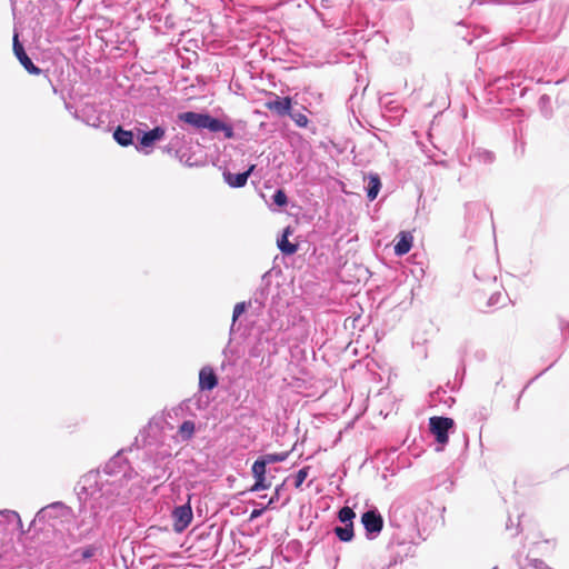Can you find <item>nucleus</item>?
I'll return each mask as SVG.
<instances>
[{
  "label": "nucleus",
  "instance_id": "nucleus-1",
  "mask_svg": "<svg viewBox=\"0 0 569 569\" xmlns=\"http://www.w3.org/2000/svg\"><path fill=\"white\" fill-rule=\"evenodd\" d=\"M124 482L121 479L102 478L99 468L92 469L80 477L74 486V493L79 501V513L86 512V502L92 500L90 518L92 526L86 536L99 529L106 517V512L117 502Z\"/></svg>",
  "mask_w": 569,
  "mask_h": 569
},
{
  "label": "nucleus",
  "instance_id": "nucleus-2",
  "mask_svg": "<svg viewBox=\"0 0 569 569\" xmlns=\"http://www.w3.org/2000/svg\"><path fill=\"white\" fill-rule=\"evenodd\" d=\"M177 126L190 134H222L227 140L236 138L234 128L237 124L243 123L241 120H232L228 114L222 113L221 117L211 114L207 109L180 111L176 116Z\"/></svg>",
  "mask_w": 569,
  "mask_h": 569
},
{
  "label": "nucleus",
  "instance_id": "nucleus-3",
  "mask_svg": "<svg viewBox=\"0 0 569 569\" xmlns=\"http://www.w3.org/2000/svg\"><path fill=\"white\" fill-rule=\"evenodd\" d=\"M162 419L152 418L149 423L140 430L139 435L134 438V442L130 447L118 450L104 463L102 470H100L102 478L121 479L123 482L124 480L128 481L132 479L136 472L129 460L124 457V453L132 451L133 447L139 448L140 439L143 446L150 445L151 432L160 433L162 430ZM152 439H156V435L152 437Z\"/></svg>",
  "mask_w": 569,
  "mask_h": 569
},
{
  "label": "nucleus",
  "instance_id": "nucleus-4",
  "mask_svg": "<svg viewBox=\"0 0 569 569\" xmlns=\"http://www.w3.org/2000/svg\"><path fill=\"white\" fill-rule=\"evenodd\" d=\"M522 82L523 78L520 74H506L495 78L486 87L488 100L502 104L511 103L517 98L525 97L529 88L522 86Z\"/></svg>",
  "mask_w": 569,
  "mask_h": 569
},
{
  "label": "nucleus",
  "instance_id": "nucleus-5",
  "mask_svg": "<svg viewBox=\"0 0 569 569\" xmlns=\"http://www.w3.org/2000/svg\"><path fill=\"white\" fill-rule=\"evenodd\" d=\"M389 526L396 529H399L400 532L392 533L387 548L391 549L395 545L398 547H405L408 543L413 545L411 532L417 531V535L426 540L427 536H423V532L418 528V517L412 515L411 517H407L405 515V510L401 508H391L388 517Z\"/></svg>",
  "mask_w": 569,
  "mask_h": 569
},
{
  "label": "nucleus",
  "instance_id": "nucleus-6",
  "mask_svg": "<svg viewBox=\"0 0 569 569\" xmlns=\"http://www.w3.org/2000/svg\"><path fill=\"white\" fill-rule=\"evenodd\" d=\"M166 138V127L154 126L149 128L144 122H139L136 126V144L134 149L142 154H150L153 152L158 142Z\"/></svg>",
  "mask_w": 569,
  "mask_h": 569
},
{
  "label": "nucleus",
  "instance_id": "nucleus-7",
  "mask_svg": "<svg viewBox=\"0 0 569 569\" xmlns=\"http://www.w3.org/2000/svg\"><path fill=\"white\" fill-rule=\"evenodd\" d=\"M428 428L436 443L435 450L442 452L450 435L456 430V421L447 416H432L429 418Z\"/></svg>",
  "mask_w": 569,
  "mask_h": 569
},
{
  "label": "nucleus",
  "instance_id": "nucleus-8",
  "mask_svg": "<svg viewBox=\"0 0 569 569\" xmlns=\"http://www.w3.org/2000/svg\"><path fill=\"white\" fill-rule=\"evenodd\" d=\"M39 10L37 11L38 17L33 19V37H41L44 29L47 18L50 19L49 27H53L59 21L62 9L56 0H36Z\"/></svg>",
  "mask_w": 569,
  "mask_h": 569
},
{
  "label": "nucleus",
  "instance_id": "nucleus-9",
  "mask_svg": "<svg viewBox=\"0 0 569 569\" xmlns=\"http://www.w3.org/2000/svg\"><path fill=\"white\" fill-rule=\"evenodd\" d=\"M360 522L368 540H375L381 533L385 526V519L375 506H369L361 512Z\"/></svg>",
  "mask_w": 569,
  "mask_h": 569
},
{
  "label": "nucleus",
  "instance_id": "nucleus-10",
  "mask_svg": "<svg viewBox=\"0 0 569 569\" xmlns=\"http://www.w3.org/2000/svg\"><path fill=\"white\" fill-rule=\"evenodd\" d=\"M12 52L23 69L32 76L42 73V69L38 67L32 59L28 56L23 42L20 40V29L17 22L13 26L12 34Z\"/></svg>",
  "mask_w": 569,
  "mask_h": 569
},
{
  "label": "nucleus",
  "instance_id": "nucleus-11",
  "mask_svg": "<svg viewBox=\"0 0 569 569\" xmlns=\"http://www.w3.org/2000/svg\"><path fill=\"white\" fill-rule=\"evenodd\" d=\"M70 517H73L71 507L63 501H53L39 509L32 522L50 523L51 520Z\"/></svg>",
  "mask_w": 569,
  "mask_h": 569
},
{
  "label": "nucleus",
  "instance_id": "nucleus-12",
  "mask_svg": "<svg viewBox=\"0 0 569 569\" xmlns=\"http://www.w3.org/2000/svg\"><path fill=\"white\" fill-rule=\"evenodd\" d=\"M191 496L187 502L174 506L171 511L172 527L176 533H182L193 520V510L191 506Z\"/></svg>",
  "mask_w": 569,
  "mask_h": 569
},
{
  "label": "nucleus",
  "instance_id": "nucleus-13",
  "mask_svg": "<svg viewBox=\"0 0 569 569\" xmlns=\"http://www.w3.org/2000/svg\"><path fill=\"white\" fill-rule=\"evenodd\" d=\"M297 101L291 96H279L274 92L268 93L264 107L278 117H286L292 112Z\"/></svg>",
  "mask_w": 569,
  "mask_h": 569
},
{
  "label": "nucleus",
  "instance_id": "nucleus-14",
  "mask_svg": "<svg viewBox=\"0 0 569 569\" xmlns=\"http://www.w3.org/2000/svg\"><path fill=\"white\" fill-rule=\"evenodd\" d=\"M219 386V376L211 365H206L199 370L198 389L200 392H211Z\"/></svg>",
  "mask_w": 569,
  "mask_h": 569
},
{
  "label": "nucleus",
  "instance_id": "nucleus-15",
  "mask_svg": "<svg viewBox=\"0 0 569 569\" xmlns=\"http://www.w3.org/2000/svg\"><path fill=\"white\" fill-rule=\"evenodd\" d=\"M269 293H270V279H269V273L266 272L261 278L260 287L256 289L252 298L250 299L251 306L254 305L253 313L256 316H259L260 311L264 308V305H266Z\"/></svg>",
  "mask_w": 569,
  "mask_h": 569
},
{
  "label": "nucleus",
  "instance_id": "nucleus-16",
  "mask_svg": "<svg viewBox=\"0 0 569 569\" xmlns=\"http://www.w3.org/2000/svg\"><path fill=\"white\" fill-rule=\"evenodd\" d=\"M365 181V192L366 198L368 201L372 202L377 199L379 192L382 188V181L379 173L370 171L368 173H365L363 176Z\"/></svg>",
  "mask_w": 569,
  "mask_h": 569
},
{
  "label": "nucleus",
  "instance_id": "nucleus-17",
  "mask_svg": "<svg viewBox=\"0 0 569 569\" xmlns=\"http://www.w3.org/2000/svg\"><path fill=\"white\" fill-rule=\"evenodd\" d=\"M113 140L121 147H134L136 144V127L126 129L123 126H117L112 131Z\"/></svg>",
  "mask_w": 569,
  "mask_h": 569
},
{
  "label": "nucleus",
  "instance_id": "nucleus-18",
  "mask_svg": "<svg viewBox=\"0 0 569 569\" xmlns=\"http://www.w3.org/2000/svg\"><path fill=\"white\" fill-rule=\"evenodd\" d=\"M220 170L222 172L223 182L232 189L243 188L248 182L243 171L231 172L228 167H220Z\"/></svg>",
  "mask_w": 569,
  "mask_h": 569
},
{
  "label": "nucleus",
  "instance_id": "nucleus-19",
  "mask_svg": "<svg viewBox=\"0 0 569 569\" xmlns=\"http://www.w3.org/2000/svg\"><path fill=\"white\" fill-rule=\"evenodd\" d=\"M413 246V237L409 231H400L396 238L393 252L397 257L407 254Z\"/></svg>",
  "mask_w": 569,
  "mask_h": 569
},
{
  "label": "nucleus",
  "instance_id": "nucleus-20",
  "mask_svg": "<svg viewBox=\"0 0 569 569\" xmlns=\"http://www.w3.org/2000/svg\"><path fill=\"white\" fill-rule=\"evenodd\" d=\"M99 551H101V547L99 545L90 543L84 547L76 548L72 551V557L76 562H87L92 560Z\"/></svg>",
  "mask_w": 569,
  "mask_h": 569
},
{
  "label": "nucleus",
  "instance_id": "nucleus-21",
  "mask_svg": "<svg viewBox=\"0 0 569 569\" xmlns=\"http://www.w3.org/2000/svg\"><path fill=\"white\" fill-rule=\"evenodd\" d=\"M289 203V198L283 188H277L270 197L269 208L276 212L286 210Z\"/></svg>",
  "mask_w": 569,
  "mask_h": 569
},
{
  "label": "nucleus",
  "instance_id": "nucleus-22",
  "mask_svg": "<svg viewBox=\"0 0 569 569\" xmlns=\"http://www.w3.org/2000/svg\"><path fill=\"white\" fill-rule=\"evenodd\" d=\"M176 159H178L184 167L188 168H200L206 164V160L194 158L191 146L181 148V153L177 156Z\"/></svg>",
  "mask_w": 569,
  "mask_h": 569
},
{
  "label": "nucleus",
  "instance_id": "nucleus-23",
  "mask_svg": "<svg viewBox=\"0 0 569 569\" xmlns=\"http://www.w3.org/2000/svg\"><path fill=\"white\" fill-rule=\"evenodd\" d=\"M469 161H475L483 164H491L496 156L492 151L482 149V148H473L468 157Z\"/></svg>",
  "mask_w": 569,
  "mask_h": 569
},
{
  "label": "nucleus",
  "instance_id": "nucleus-24",
  "mask_svg": "<svg viewBox=\"0 0 569 569\" xmlns=\"http://www.w3.org/2000/svg\"><path fill=\"white\" fill-rule=\"evenodd\" d=\"M194 433L196 422L193 420H183L182 423L178 427V435L183 441L191 440L194 437Z\"/></svg>",
  "mask_w": 569,
  "mask_h": 569
},
{
  "label": "nucleus",
  "instance_id": "nucleus-25",
  "mask_svg": "<svg viewBox=\"0 0 569 569\" xmlns=\"http://www.w3.org/2000/svg\"><path fill=\"white\" fill-rule=\"evenodd\" d=\"M277 247L283 257H291L297 253L299 246L288 238H277Z\"/></svg>",
  "mask_w": 569,
  "mask_h": 569
},
{
  "label": "nucleus",
  "instance_id": "nucleus-26",
  "mask_svg": "<svg viewBox=\"0 0 569 569\" xmlns=\"http://www.w3.org/2000/svg\"><path fill=\"white\" fill-rule=\"evenodd\" d=\"M333 532L341 542H351L355 538V527L350 525L337 526Z\"/></svg>",
  "mask_w": 569,
  "mask_h": 569
},
{
  "label": "nucleus",
  "instance_id": "nucleus-27",
  "mask_svg": "<svg viewBox=\"0 0 569 569\" xmlns=\"http://www.w3.org/2000/svg\"><path fill=\"white\" fill-rule=\"evenodd\" d=\"M253 483L250 488L242 492V495L247 492H259L263 490H268L271 487V480L267 478V476H252Z\"/></svg>",
  "mask_w": 569,
  "mask_h": 569
},
{
  "label": "nucleus",
  "instance_id": "nucleus-28",
  "mask_svg": "<svg viewBox=\"0 0 569 569\" xmlns=\"http://www.w3.org/2000/svg\"><path fill=\"white\" fill-rule=\"evenodd\" d=\"M539 111L543 118L550 119L552 117L553 110L551 107V98L550 96L543 93L539 97L538 100Z\"/></svg>",
  "mask_w": 569,
  "mask_h": 569
},
{
  "label": "nucleus",
  "instance_id": "nucleus-29",
  "mask_svg": "<svg viewBox=\"0 0 569 569\" xmlns=\"http://www.w3.org/2000/svg\"><path fill=\"white\" fill-rule=\"evenodd\" d=\"M337 518L342 525L353 526L356 512L350 507L345 506L338 510Z\"/></svg>",
  "mask_w": 569,
  "mask_h": 569
},
{
  "label": "nucleus",
  "instance_id": "nucleus-30",
  "mask_svg": "<svg viewBox=\"0 0 569 569\" xmlns=\"http://www.w3.org/2000/svg\"><path fill=\"white\" fill-rule=\"evenodd\" d=\"M206 392H200L198 390L197 393L193 395V397L190 398L191 402H192V406L197 409V410H204L208 408L209 403H210V398L209 396L204 395Z\"/></svg>",
  "mask_w": 569,
  "mask_h": 569
},
{
  "label": "nucleus",
  "instance_id": "nucleus-31",
  "mask_svg": "<svg viewBox=\"0 0 569 569\" xmlns=\"http://www.w3.org/2000/svg\"><path fill=\"white\" fill-rule=\"evenodd\" d=\"M290 477H287L281 483H279V485H277L274 487L273 493L271 495L270 499L268 500V505L272 509L276 508V503L280 501V498H281L282 493L286 491V489H287V480Z\"/></svg>",
  "mask_w": 569,
  "mask_h": 569
},
{
  "label": "nucleus",
  "instance_id": "nucleus-32",
  "mask_svg": "<svg viewBox=\"0 0 569 569\" xmlns=\"http://www.w3.org/2000/svg\"><path fill=\"white\" fill-rule=\"evenodd\" d=\"M310 469H311L310 466H303L296 473H293L292 476H289L290 478L293 479V486L296 489L301 488V486L303 485V482L306 481V479L309 476Z\"/></svg>",
  "mask_w": 569,
  "mask_h": 569
},
{
  "label": "nucleus",
  "instance_id": "nucleus-33",
  "mask_svg": "<svg viewBox=\"0 0 569 569\" xmlns=\"http://www.w3.org/2000/svg\"><path fill=\"white\" fill-rule=\"evenodd\" d=\"M269 463L264 460L263 456L260 455L251 466L252 476H267V467Z\"/></svg>",
  "mask_w": 569,
  "mask_h": 569
},
{
  "label": "nucleus",
  "instance_id": "nucleus-34",
  "mask_svg": "<svg viewBox=\"0 0 569 569\" xmlns=\"http://www.w3.org/2000/svg\"><path fill=\"white\" fill-rule=\"evenodd\" d=\"M286 117H289L298 128H307L309 124V118L305 113L296 110L295 107H292V112Z\"/></svg>",
  "mask_w": 569,
  "mask_h": 569
},
{
  "label": "nucleus",
  "instance_id": "nucleus-35",
  "mask_svg": "<svg viewBox=\"0 0 569 569\" xmlns=\"http://www.w3.org/2000/svg\"><path fill=\"white\" fill-rule=\"evenodd\" d=\"M21 2H26L24 11L30 16L29 27L33 31V19L38 17L37 11L39 10L38 3L36 0H21Z\"/></svg>",
  "mask_w": 569,
  "mask_h": 569
},
{
  "label": "nucleus",
  "instance_id": "nucleus-36",
  "mask_svg": "<svg viewBox=\"0 0 569 569\" xmlns=\"http://www.w3.org/2000/svg\"><path fill=\"white\" fill-rule=\"evenodd\" d=\"M251 307V300L237 302L233 307L232 318L238 321L241 316L248 312Z\"/></svg>",
  "mask_w": 569,
  "mask_h": 569
},
{
  "label": "nucleus",
  "instance_id": "nucleus-37",
  "mask_svg": "<svg viewBox=\"0 0 569 569\" xmlns=\"http://www.w3.org/2000/svg\"><path fill=\"white\" fill-rule=\"evenodd\" d=\"M411 550V546H409L407 549L403 550V553L401 551H396L391 553V559L387 566H385L382 569H391L398 563H401L403 561V557H408Z\"/></svg>",
  "mask_w": 569,
  "mask_h": 569
},
{
  "label": "nucleus",
  "instance_id": "nucleus-38",
  "mask_svg": "<svg viewBox=\"0 0 569 569\" xmlns=\"http://www.w3.org/2000/svg\"><path fill=\"white\" fill-rule=\"evenodd\" d=\"M289 455H290V451H282V452L263 453L262 456L269 465H273V463L286 461L288 459Z\"/></svg>",
  "mask_w": 569,
  "mask_h": 569
},
{
  "label": "nucleus",
  "instance_id": "nucleus-39",
  "mask_svg": "<svg viewBox=\"0 0 569 569\" xmlns=\"http://www.w3.org/2000/svg\"><path fill=\"white\" fill-rule=\"evenodd\" d=\"M457 36L460 37L468 46H471L476 39V37L469 31V29L463 24H458Z\"/></svg>",
  "mask_w": 569,
  "mask_h": 569
},
{
  "label": "nucleus",
  "instance_id": "nucleus-40",
  "mask_svg": "<svg viewBox=\"0 0 569 569\" xmlns=\"http://www.w3.org/2000/svg\"><path fill=\"white\" fill-rule=\"evenodd\" d=\"M73 117H74L76 119H79V120L83 121V122H84V123H87L88 126H92V127H96V128L99 126V119H98V117H96V116H93V114H88V116H87V114H86V111H83V110H82L81 112L76 111V112L73 113Z\"/></svg>",
  "mask_w": 569,
  "mask_h": 569
},
{
  "label": "nucleus",
  "instance_id": "nucleus-41",
  "mask_svg": "<svg viewBox=\"0 0 569 569\" xmlns=\"http://www.w3.org/2000/svg\"><path fill=\"white\" fill-rule=\"evenodd\" d=\"M253 506L254 508L251 510L250 512V516H249V520L252 521V520H256L258 518H260L267 510H270L272 509L268 502L266 505L263 503H258V502H253Z\"/></svg>",
  "mask_w": 569,
  "mask_h": 569
},
{
  "label": "nucleus",
  "instance_id": "nucleus-42",
  "mask_svg": "<svg viewBox=\"0 0 569 569\" xmlns=\"http://www.w3.org/2000/svg\"><path fill=\"white\" fill-rule=\"evenodd\" d=\"M465 376H466V365H465L463 358H461L460 365H459V367L457 369V372H456V383L458 386H453L451 388V391H458L459 390V388L461 387V385L463 382Z\"/></svg>",
  "mask_w": 569,
  "mask_h": 569
},
{
  "label": "nucleus",
  "instance_id": "nucleus-43",
  "mask_svg": "<svg viewBox=\"0 0 569 569\" xmlns=\"http://www.w3.org/2000/svg\"><path fill=\"white\" fill-rule=\"evenodd\" d=\"M553 367V363L549 365L546 369H543L542 371H540L539 373H537L533 378H531L527 383L526 386L522 388V390L520 391L519 393V397L516 401V408L519 407V401H520V398L521 396L523 395V392L527 390V388L532 383L535 382L537 379H539L541 376H543L549 369H551Z\"/></svg>",
  "mask_w": 569,
  "mask_h": 569
},
{
  "label": "nucleus",
  "instance_id": "nucleus-44",
  "mask_svg": "<svg viewBox=\"0 0 569 569\" xmlns=\"http://www.w3.org/2000/svg\"><path fill=\"white\" fill-rule=\"evenodd\" d=\"M2 513L8 515L9 517H11V519L16 520V523H14L12 529H17L21 533H24L23 523H22L21 517H20V515L17 511H3Z\"/></svg>",
  "mask_w": 569,
  "mask_h": 569
},
{
  "label": "nucleus",
  "instance_id": "nucleus-45",
  "mask_svg": "<svg viewBox=\"0 0 569 569\" xmlns=\"http://www.w3.org/2000/svg\"><path fill=\"white\" fill-rule=\"evenodd\" d=\"M83 513H84V516L81 519V521L79 522L78 527L79 528L86 527V529L81 532L80 536H81V538H88L92 533V532H90L88 536H86L87 530L92 526V518H90V513L88 516H86L87 511Z\"/></svg>",
  "mask_w": 569,
  "mask_h": 569
},
{
  "label": "nucleus",
  "instance_id": "nucleus-46",
  "mask_svg": "<svg viewBox=\"0 0 569 569\" xmlns=\"http://www.w3.org/2000/svg\"><path fill=\"white\" fill-rule=\"evenodd\" d=\"M559 329L561 331L562 340L567 341L569 339V321L562 317H558Z\"/></svg>",
  "mask_w": 569,
  "mask_h": 569
},
{
  "label": "nucleus",
  "instance_id": "nucleus-47",
  "mask_svg": "<svg viewBox=\"0 0 569 569\" xmlns=\"http://www.w3.org/2000/svg\"><path fill=\"white\" fill-rule=\"evenodd\" d=\"M170 142L173 147L178 148H186L188 146H191L190 142L187 141V138L184 134H176L173 138H171Z\"/></svg>",
  "mask_w": 569,
  "mask_h": 569
},
{
  "label": "nucleus",
  "instance_id": "nucleus-48",
  "mask_svg": "<svg viewBox=\"0 0 569 569\" xmlns=\"http://www.w3.org/2000/svg\"><path fill=\"white\" fill-rule=\"evenodd\" d=\"M192 402L189 398L181 401V403L178 406L176 410H180L189 416L196 417V413L192 411Z\"/></svg>",
  "mask_w": 569,
  "mask_h": 569
},
{
  "label": "nucleus",
  "instance_id": "nucleus-49",
  "mask_svg": "<svg viewBox=\"0 0 569 569\" xmlns=\"http://www.w3.org/2000/svg\"><path fill=\"white\" fill-rule=\"evenodd\" d=\"M162 151L176 158L181 153V148L173 147L172 143L169 142L168 144L162 147Z\"/></svg>",
  "mask_w": 569,
  "mask_h": 569
},
{
  "label": "nucleus",
  "instance_id": "nucleus-50",
  "mask_svg": "<svg viewBox=\"0 0 569 569\" xmlns=\"http://www.w3.org/2000/svg\"><path fill=\"white\" fill-rule=\"evenodd\" d=\"M501 298V293L500 292H493L489 299H488V302H487V306L488 307H493L499 303V300Z\"/></svg>",
  "mask_w": 569,
  "mask_h": 569
},
{
  "label": "nucleus",
  "instance_id": "nucleus-51",
  "mask_svg": "<svg viewBox=\"0 0 569 569\" xmlns=\"http://www.w3.org/2000/svg\"><path fill=\"white\" fill-rule=\"evenodd\" d=\"M3 511H10V510H9V509H2V510H0V517H1V519L4 521V528H7V526H9V525L14 526L16 520L11 519V517H9V516H8V515H6V513H2Z\"/></svg>",
  "mask_w": 569,
  "mask_h": 569
},
{
  "label": "nucleus",
  "instance_id": "nucleus-52",
  "mask_svg": "<svg viewBox=\"0 0 569 569\" xmlns=\"http://www.w3.org/2000/svg\"><path fill=\"white\" fill-rule=\"evenodd\" d=\"M293 231H295V229L291 226H286L281 230V233L278 234L277 238H288L289 239L293 234Z\"/></svg>",
  "mask_w": 569,
  "mask_h": 569
},
{
  "label": "nucleus",
  "instance_id": "nucleus-53",
  "mask_svg": "<svg viewBox=\"0 0 569 569\" xmlns=\"http://www.w3.org/2000/svg\"><path fill=\"white\" fill-rule=\"evenodd\" d=\"M473 358L477 361L482 362L487 359V352L483 349H478L473 352Z\"/></svg>",
  "mask_w": 569,
  "mask_h": 569
},
{
  "label": "nucleus",
  "instance_id": "nucleus-54",
  "mask_svg": "<svg viewBox=\"0 0 569 569\" xmlns=\"http://www.w3.org/2000/svg\"><path fill=\"white\" fill-rule=\"evenodd\" d=\"M256 169H257V164H256V163H249V164L247 166V168L243 170V173H246L244 176H246L247 180H248L252 174H254Z\"/></svg>",
  "mask_w": 569,
  "mask_h": 569
},
{
  "label": "nucleus",
  "instance_id": "nucleus-55",
  "mask_svg": "<svg viewBox=\"0 0 569 569\" xmlns=\"http://www.w3.org/2000/svg\"><path fill=\"white\" fill-rule=\"evenodd\" d=\"M242 327V323L238 320V321H234L233 319L231 320V326H230V336H233L236 335L237 331H239Z\"/></svg>",
  "mask_w": 569,
  "mask_h": 569
},
{
  "label": "nucleus",
  "instance_id": "nucleus-56",
  "mask_svg": "<svg viewBox=\"0 0 569 569\" xmlns=\"http://www.w3.org/2000/svg\"><path fill=\"white\" fill-rule=\"evenodd\" d=\"M445 393H446V390L440 387L437 390H435L433 392H431L430 396L432 399L436 400V399H440L441 395H445Z\"/></svg>",
  "mask_w": 569,
  "mask_h": 569
},
{
  "label": "nucleus",
  "instance_id": "nucleus-57",
  "mask_svg": "<svg viewBox=\"0 0 569 569\" xmlns=\"http://www.w3.org/2000/svg\"><path fill=\"white\" fill-rule=\"evenodd\" d=\"M59 4L60 2H63V0H56ZM82 0H64V2H68L69 3V8L71 9L72 7H78L80 4Z\"/></svg>",
  "mask_w": 569,
  "mask_h": 569
},
{
  "label": "nucleus",
  "instance_id": "nucleus-58",
  "mask_svg": "<svg viewBox=\"0 0 569 569\" xmlns=\"http://www.w3.org/2000/svg\"><path fill=\"white\" fill-rule=\"evenodd\" d=\"M513 560L516 561L517 566L519 567V569H525V567L522 566L521 563V555L519 552L515 553L512 556Z\"/></svg>",
  "mask_w": 569,
  "mask_h": 569
},
{
  "label": "nucleus",
  "instance_id": "nucleus-59",
  "mask_svg": "<svg viewBox=\"0 0 569 569\" xmlns=\"http://www.w3.org/2000/svg\"><path fill=\"white\" fill-rule=\"evenodd\" d=\"M320 4L322 8L328 9L331 7V0H321Z\"/></svg>",
  "mask_w": 569,
  "mask_h": 569
},
{
  "label": "nucleus",
  "instance_id": "nucleus-60",
  "mask_svg": "<svg viewBox=\"0 0 569 569\" xmlns=\"http://www.w3.org/2000/svg\"><path fill=\"white\" fill-rule=\"evenodd\" d=\"M511 526H512V520H511V518L509 517V518H508V521H507V523H506V528H507V529H510V528H511Z\"/></svg>",
  "mask_w": 569,
  "mask_h": 569
},
{
  "label": "nucleus",
  "instance_id": "nucleus-61",
  "mask_svg": "<svg viewBox=\"0 0 569 569\" xmlns=\"http://www.w3.org/2000/svg\"><path fill=\"white\" fill-rule=\"evenodd\" d=\"M290 498L287 497L282 502H281V507H284L288 502H289Z\"/></svg>",
  "mask_w": 569,
  "mask_h": 569
},
{
  "label": "nucleus",
  "instance_id": "nucleus-62",
  "mask_svg": "<svg viewBox=\"0 0 569 569\" xmlns=\"http://www.w3.org/2000/svg\"><path fill=\"white\" fill-rule=\"evenodd\" d=\"M12 12H13V17L16 18V7L12 6Z\"/></svg>",
  "mask_w": 569,
  "mask_h": 569
},
{
  "label": "nucleus",
  "instance_id": "nucleus-63",
  "mask_svg": "<svg viewBox=\"0 0 569 569\" xmlns=\"http://www.w3.org/2000/svg\"><path fill=\"white\" fill-rule=\"evenodd\" d=\"M480 417L486 419V415L483 412L480 411Z\"/></svg>",
  "mask_w": 569,
  "mask_h": 569
},
{
  "label": "nucleus",
  "instance_id": "nucleus-64",
  "mask_svg": "<svg viewBox=\"0 0 569 569\" xmlns=\"http://www.w3.org/2000/svg\"><path fill=\"white\" fill-rule=\"evenodd\" d=\"M492 569H499L498 566L492 567Z\"/></svg>",
  "mask_w": 569,
  "mask_h": 569
}]
</instances>
